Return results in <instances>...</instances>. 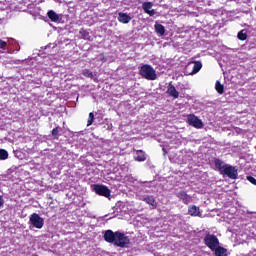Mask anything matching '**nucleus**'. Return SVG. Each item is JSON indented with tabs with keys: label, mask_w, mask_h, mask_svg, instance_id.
I'll list each match as a JSON object with an SVG mask.
<instances>
[{
	"label": "nucleus",
	"mask_w": 256,
	"mask_h": 256,
	"mask_svg": "<svg viewBox=\"0 0 256 256\" xmlns=\"http://www.w3.org/2000/svg\"><path fill=\"white\" fill-rule=\"evenodd\" d=\"M139 73L141 77L147 81H155L157 79V71L149 64L142 65L139 69Z\"/></svg>",
	"instance_id": "1"
},
{
	"label": "nucleus",
	"mask_w": 256,
	"mask_h": 256,
	"mask_svg": "<svg viewBox=\"0 0 256 256\" xmlns=\"http://www.w3.org/2000/svg\"><path fill=\"white\" fill-rule=\"evenodd\" d=\"M204 242L211 251H215V249L219 247V238L214 234H207L204 238Z\"/></svg>",
	"instance_id": "2"
},
{
	"label": "nucleus",
	"mask_w": 256,
	"mask_h": 256,
	"mask_svg": "<svg viewBox=\"0 0 256 256\" xmlns=\"http://www.w3.org/2000/svg\"><path fill=\"white\" fill-rule=\"evenodd\" d=\"M131 240L129 239V236L125 235V233L116 232V240L114 242V245L117 247H127Z\"/></svg>",
	"instance_id": "3"
},
{
	"label": "nucleus",
	"mask_w": 256,
	"mask_h": 256,
	"mask_svg": "<svg viewBox=\"0 0 256 256\" xmlns=\"http://www.w3.org/2000/svg\"><path fill=\"white\" fill-rule=\"evenodd\" d=\"M29 221L30 225L35 227V229H43V225H45V220L37 213H33L30 216Z\"/></svg>",
	"instance_id": "4"
},
{
	"label": "nucleus",
	"mask_w": 256,
	"mask_h": 256,
	"mask_svg": "<svg viewBox=\"0 0 256 256\" xmlns=\"http://www.w3.org/2000/svg\"><path fill=\"white\" fill-rule=\"evenodd\" d=\"M92 189L97 195L107 198L111 197V190H109V188L105 185L95 184L92 186Z\"/></svg>",
	"instance_id": "5"
},
{
	"label": "nucleus",
	"mask_w": 256,
	"mask_h": 256,
	"mask_svg": "<svg viewBox=\"0 0 256 256\" xmlns=\"http://www.w3.org/2000/svg\"><path fill=\"white\" fill-rule=\"evenodd\" d=\"M187 123L191 125V127H195V129H203L204 127L203 121L195 116V114H189L187 116Z\"/></svg>",
	"instance_id": "6"
},
{
	"label": "nucleus",
	"mask_w": 256,
	"mask_h": 256,
	"mask_svg": "<svg viewBox=\"0 0 256 256\" xmlns=\"http://www.w3.org/2000/svg\"><path fill=\"white\" fill-rule=\"evenodd\" d=\"M221 175H223L224 177H228L229 179H237V177H239V172L237 170V167L228 164Z\"/></svg>",
	"instance_id": "7"
},
{
	"label": "nucleus",
	"mask_w": 256,
	"mask_h": 256,
	"mask_svg": "<svg viewBox=\"0 0 256 256\" xmlns=\"http://www.w3.org/2000/svg\"><path fill=\"white\" fill-rule=\"evenodd\" d=\"M142 9L144 13H147L150 17H154V15L157 13L155 9H153V2H144L142 4Z\"/></svg>",
	"instance_id": "8"
},
{
	"label": "nucleus",
	"mask_w": 256,
	"mask_h": 256,
	"mask_svg": "<svg viewBox=\"0 0 256 256\" xmlns=\"http://www.w3.org/2000/svg\"><path fill=\"white\" fill-rule=\"evenodd\" d=\"M177 197L180 199V201H182V203H184V205H189V203L193 202V198L185 191L178 192Z\"/></svg>",
	"instance_id": "9"
},
{
	"label": "nucleus",
	"mask_w": 256,
	"mask_h": 256,
	"mask_svg": "<svg viewBox=\"0 0 256 256\" xmlns=\"http://www.w3.org/2000/svg\"><path fill=\"white\" fill-rule=\"evenodd\" d=\"M214 165H215V170L219 171L220 175H222L224 172V169H226L229 164L225 163L223 160L219 158H216L214 159Z\"/></svg>",
	"instance_id": "10"
},
{
	"label": "nucleus",
	"mask_w": 256,
	"mask_h": 256,
	"mask_svg": "<svg viewBox=\"0 0 256 256\" xmlns=\"http://www.w3.org/2000/svg\"><path fill=\"white\" fill-rule=\"evenodd\" d=\"M166 93L173 99H179V91H177L172 82L169 83Z\"/></svg>",
	"instance_id": "11"
},
{
	"label": "nucleus",
	"mask_w": 256,
	"mask_h": 256,
	"mask_svg": "<svg viewBox=\"0 0 256 256\" xmlns=\"http://www.w3.org/2000/svg\"><path fill=\"white\" fill-rule=\"evenodd\" d=\"M117 237V232H113L112 230H106L104 233V240L107 243H115Z\"/></svg>",
	"instance_id": "12"
},
{
	"label": "nucleus",
	"mask_w": 256,
	"mask_h": 256,
	"mask_svg": "<svg viewBox=\"0 0 256 256\" xmlns=\"http://www.w3.org/2000/svg\"><path fill=\"white\" fill-rule=\"evenodd\" d=\"M118 21L119 23H123L124 25H127V23H131V19H133V17H131V15L125 13V12H120L118 13Z\"/></svg>",
	"instance_id": "13"
},
{
	"label": "nucleus",
	"mask_w": 256,
	"mask_h": 256,
	"mask_svg": "<svg viewBox=\"0 0 256 256\" xmlns=\"http://www.w3.org/2000/svg\"><path fill=\"white\" fill-rule=\"evenodd\" d=\"M140 199L141 201H144V203H147V205H151L153 208L157 207V200H155L154 196L146 195L142 196Z\"/></svg>",
	"instance_id": "14"
},
{
	"label": "nucleus",
	"mask_w": 256,
	"mask_h": 256,
	"mask_svg": "<svg viewBox=\"0 0 256 256\" xmlns=\"http://www.w3.org/2000/svg\"><path fill=\"white\" fill-rule=\"evenodd\" d=\"M134 159L135 161L143 162L146 161L147 155H145V152L143 150H137L134 153Z\"/></svg>",
	"instance_id": "15"
},
{
	"label": "nucleus",
	"mask_w": 256,
	"mask_h": 256,
	"mask_svg": "<svg viewBox=\"0 0 256 256\" xmlns=\"http://www.w3.org/2000/svg\"><path fill=\"white\" fill-rule=\"evenodd\" d=\"M48 18L53 22V23H58V21H60L61 16L59 14H57V12L53 11V10H49L47 12Z\"/></svg>",
	"instance_id": "16"
},
{
	"label": "nucleus",
	"mask_w": 256,
	"mask_h": 256,
	"mask_svg": "<svg viewBox=\"0 0 256 256\" xmlns=\"http://www.w3.org/2000/svg\"><path fill=\"white\" fill-rule=\"evenodd\" d=\"M188 214H190L191 217H199L201 211L199 210V207L192 205L188 208Z\"/></svg>",
	"instance_id": "17"
},
{
	"label": "nucleus",
	"mask_w": 256,
	"mask_h": 256,
	"mask_svg": "<svg viewBox=\"0 0 256 256\" xmlns=\"http://www.w3.org/2000/svg\"><path fill=\"white\" fill-rule=\"evenodd\" d=\"M155 31L158 35H160V37H163V35H165V26H163L162 24H155L154 25Z\"/></svg>",
	"instance_id": "18"
},
{
	"label": "nucleus",
	"mask_w": 256,
	"mask_h": 256,
	"mask_svg": "<svg viewBox=\"0 0 256 256\" xmlns=\"http://www.w3.org/2000/svg\"><path fill=\"white\" fill-rule=\"evenodd\" d=\"M212 251H215L216 256H227V249H225L219 245L216 247V249H214Z\"/></svg>",
	"instance_id": "19"
},
{
	"label": "nucleus",
	"mask_w": 256,
	"mask_h": 256,
	"mask_svg": "<svg viewBox=\"0 0 256 256\" xmlns=\"http://www.w3.org/2000/svg\"><path fill=\"white\" fill-rule=\"evenodd\" d=\"M202 67H203V64L201 62H199V61L195 62L194 66H193V70L190 73V75H195V74L199 73L201 71Z\"/></svg>",
	"instance_id": "20"
},
{
	"label": "nucleus",
	"mask_w": 256,
	"mask_h": 256,
	"mask_svg": "<svg viewBox=\"0 0 256 256\" xmlns=\"http://www.w3.org/2000/svg\"><path fill=\"white\" fill-rule=\"evenodd\" d=\"M63 131V129L59 126L55 127L53 130H52V137L53 139H59L60 137V133Z\"/></svg>",
	"instance_id": "21"
},
{
	"label": "nucleus",
	"mask_w": 256,
	"mask_h": 256,
	"mask_svg": "<svg viewBox=\"0 0 256 256\" xmlns=\"http://www.w3.org/2000/svg\"><path fill=\"white\" fill-rule=\"evenodd\" d=\"M237 37L240 41H245L247 39V30H241Z\"/></svg>",
	"instance_id": "22"
},
{
	"label": "nucleus",
	"mask_w": 256,
	"mask_h": 256,
	"mask_svg": "<svg viewBox=\"0 0 256 256\" xmlns=\"http://www.w3.org/2000/svg\"><path fill=\"white\" fill-rule=\"evenodd\" d=\"M9 157V152H7V150L5 149H0V159L2 161H5V159H8Z\"/></svg>",
	"instance_id": "23"
},
{
	"label": "nucleus",
	"mask_w": 256,
	"mask_h": 256,
	"mask_svg": "<svg viewBox=\"0 0 256 256\" xmlns=\"http://www.w3.org/2000/svg\"><path fill=\"white\" fill-rule=\"evenodd\" d=\"M215 87H216L217 93H219L220 95H223L224 87L221 84V82L217 81Z\"/></svg>",
	"instance_id": "24"
},
{
	"label": "nucleus",
	"mask_w": 256,
	"mask_h": 256,
	"mask_svg": "<svg viewBox=\"0 0 256 256\" xmlns=\"http://www.w3.org/2000/svg\"><path fill=\"white\" fill-rule=\"evenodd\" d=\"M82 74L84 77H88V79H93V72H91L89 69H84Z\"/></svg>",
	"instance_id": "25"
},
{
	"label": "nucleus",
	"mask_w": 256,
	"mask_h": 256,
	"mask_svg": "<svg viewBox=\"0 0 256 256\" xmlns=\"http://www.w3.org/2000/svg\"><path fill=\"white\" fill-rule=\"evenodd\" d=\"M95 119V114H93V112H90L89 113V118H88V121H87V126H91L93 125V121Z\"/></svg>",
	"instance_id": "26"
},
{
	"label": "nucleus",
	"mask_w": 256,
	"mask_h": 256,
	"mask_svg": "<svg viewBox=\"0 0 256 256\" xmlns=\"http://www.w3.org/2000/svg\"><path fill=\"white\" fill-rule=\"evenodd\" d=\"M6 42H7V46L9 47V46H15V45H17V40H15V39H13V38H6Z\"/></svg>",
	"instance_id": "27"
},
{
	"label": "nucleus",
	"mask_w": 256,
	"mask_h": 256,
	"mask_svg": "<svg viewBox=\"0 0 256 256\" xmlns=\"http://www.w3.org/2000/svg\"><path fill=\"white\" fill-rule=\"evenodd\" d=\"M0 49H2V51H7L9 49L7 41L0 40Z\"/></svg>",
	"instance_id": "28"
},
{
	"label": "nucleus",
	"mask_w": 256,
	"mask_h": 256,
	"mask_svg": "<svg viewBox=\"0 0 256 256\" xmlns=\"http://www.w3.org/2000/svg\"><path fill=\"white\" fill-rule=\"evenodd\" d=\"M247 181H249V183H252V185H256V179L253 176H247Z\"/></svg>",
	"instance_id": "29"
},
{
	"label": "nucleus",
	"mask_w": 256,
	"mask_h": 256,
	"mask_svg": "<svg viewBox=\"0 0 256 256\" xmlns=\"http://www.w3.org/2000/svg\"><path fill=\"white\" fill-rule=\"evenodd\" d=\"M80 33L83 36V39H87V36L89 35V33L87 31L81 30Z\"/></svg>",
	"instance_id": "30"
},
{
	"label": "nucleus",
	"mask_w": 256,
	"mask_h": 256,
	"mask_svg": "<svg viewBox=\"0 0 256 256\" xmlns=\"http://www.w3.org/2000/svg\"><path fill=\"white\" fill-rule=\"evenodd\" d=\"M4 205H5V200L3 199V196L0 195V209H3Z\"/></svg>",
	"instance_id": "31"
},
{
	"label": "nucleus",
	"mask_w": 256,
	"mask_h": 256,
	"mask_svg": "<svg viewBox=\"0 0 256 256\" xmlns=\"http://www.w3.org/2000/svg\"><path fill=\"white\" fill-rule=\"evenodd\" d=\"M98 59H99L100 61H105V56H104L103 54H100V55L98 56Z\"/></svg>",
	"instance_id": "32"
},
{
	"label": "nucleus",
	"mask_w": 256,
	"mask_h": 256,
	"mask_svg": "<svg viewBox=\"0 0 256 256\" xmlns=\"http://www.w3.org/2000/svg\"><path fill=\"white\" fill-rule=\"evenodd\" d=\"M143 187H151V182H143Z\"/></svg>",
	"instance_id": "33"
},
{
	"label": "nucleus",
	"mask_w": 256,
	"mask_h": 256,
	"mask_svg": "<svg viewBox=\"0 0 256 256\" xmlns=\"http://www.w3.org/2000/svg\"><path fill=\"white\" fill-rule=\"evenodd\" d=\"M193 159L191 156H188V159H184V162L187 163V161H191Z\"/></svg>",
	"instance_id": "34"
},
{
	"label": "nucleus",
	"mask_w": 256,
	"mask_h": 256,
	"mask_svg": "<svg viewBox=\"0 0 256 256\" xmlns=\"http://www.w3.org/2000/svg\"><path fill=\"white\" fill-rule=\"evenodd\" d=\"M20 48L16 49V51H19Z\"/></svg>",
	"instance_id": "35"
}]
</instances>
